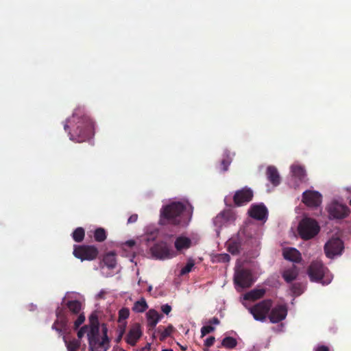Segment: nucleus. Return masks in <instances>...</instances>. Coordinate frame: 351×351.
Returning <instances> with one entry per match:
<instances>
[{
	"mask_svg": "<svg viewBox=\"0 0 351 351\" xmlns=\"http://www.w3.org/2000/svg\"><path fill=\"white\" fill-rule=\"evenodd\" d=\"M70 139L77 143L86 141L94 135V123L91 119L80 108L75 109L71 117L64 125L66 131L69 127Z\"/></svg>",
	"mask_w": 351,
	"mask_h": 351,
	"instance_id": "nucleus-1",
	"label": "nucleus"
},
{
	"mask_svg": "<svg viewBox=\"0 0 351 351\" xmlns=\"http://www.w3.org/2000/svg\"><path fill=\"white\" fill-rule=\"evenodd\" d=\"M192 215V207L187 210L183 203L173 202L161 208L159 224L161 226L172 225L185 227L189 224Z\"/></svg>",
	"mask_w": 351,
	"mask_h": 351,
	"instance_id": "nucleus-2",
	"label": "nucleus"
},
{
	"mask_svg": "<svg viewBox=\"0 0 351 351\" xmlns=\"http://www.w3.org/2000/svg\"><path fill=\"white\" fill-rule=\"evenodd\" d=\"M319 226L317 222L311 218L302 219L298 226V233L304 240L313 238L319 233Z\"/></svg>",
	"mask_w": 351,
	"mask_h": 351,
	"instance_id": "nucleus-3",
	"label": "nucleus"
},
{
	"mask_svg": "<svg viewBox=\"0 0 351 351\" xmlns=\"http://www.w3.org/2000/svg\"><path fill=\"white\" fill-rule=\"evenodd\" d=\"M273 304L271 299L263 300L249 308L250 313L253 315L255 320L264 322Z\"/></svg>",
	"mask_w": 351,
	"mask_h": 351,
	"instance_id": "nucleus-4",
	"label": "nucleus"
},
{
	"mask_svg": "<svg viewBox=\"0 0 351 351\" xmlns=\"http://www.w3.org/2000/svg\"><path fill=\"white\" fill-rule=\"evenodd\" d=\"M327 271L328 269L319 261H313L308 268V275L311 280L321 282L323 285L330 282V280L327 282L323 280Z\"/></svg>",
	"mask_w": 351,
	"mask_h": 351,
	"instance_id": "nucleus-5",
	"label": "nucleus"
},
{
	"mask_svg": "<svg viewBox=\"0 0 351 351\" xmlns=\"http://www.w3.org/2000/svg\"><path fill=\"white\" fill-rule=\"evenodd\" d=\"M99 254L98 249L94 245H75L73 255L77 258L83 261H93Z\"/></svg>",
	"mask_w": 351,
	"mask_h": 351,
	"instance_id": "nucleus-6",
	"label": "nucleus"
},
{
	"mask_svg": "<svg viewBox=\"0 0 351 351\" xmlns=\"http://www.w3.org/2000/svg\"><path fill=\"white\" fill-rule=\"evenodd\" d=\"M343 249V242L339 238H332L324 245L325 254L330 258L341 255Z\"/></svg>",
	"mask_w": 351,
	"mask_h": 351,
	"instance_id": "nucleus-7",
	"label": "nucleus"
},
{
	"mask_svg": "<svg viewBox=\"0 0 351 351\" xmlns=\"http://www.w3.org/2000/svg\"><path fill=\"white\" fill-rule=\"evenodd\" d=\"M153 256L158 259H167L172 258L174 254L170 250L167 243L160 241L155 243L150 249Z\"/></svg>",
	"mask_w": 351,
	"mask_h": 351,
	"instance_id": "nucleus-8",
	"label": "nucleus"
},
{
	"mask_svg": "<svg viewBox=\"0 0 351 351\" xmlns=\"http://www.w3.org/2000/svg\"><path fill=\"white\" fill-rule=\"evenodd\" d=\"M234 281L236 285L241 288L250 287L254 283L251 271L244 269L236 273Z\"/></svg>",
	"mask_w": 351,
	"mask_h": 351,
	"instance_id": "nucleus-9",
	"label": "nucleus"
},
{
	"mask_svg": "<svg viewBox=\"0 0 351 351\" xmlns=\"http://www.w3.org/2000/svg\"><path fill=\"white\" fill-rule=\"evenodd\" d=\"M56 314L57 319L53 324L51 328L56 330L60 336H62L67 328L69 319L65 315L63 309L60 307L56 309Z\"/></svg>",
	"mask_w": 351,
	"mask_h": 351,
	"instance_id": "nucleus-10",
	"label": "nucleus"
},
{
	"mask_svg": "<svg viewBox=\"0 0 351 351\" xmlns=\"http://www.w3.org/2000/svg\"><path fill=\"white\" fill-rule=\"evenodd\" d=\"M254 196L253 191L248 187H243L235 192L233 201L236 206H241L250 202Z\"/></svg>",
	"mask_w": 351,
	"mask_h": 351,
	"instance_id": "nucleus-11",
	"label": "nucleus"
},
{
	"mask_svg": "<svg viewBox=\"0 0 351 351\" xmlns=\"http://www.w3.org/2000/svg\"><path fill=\"white\" fill-rule=\"evenodd\" d=\"M328 213L334 219H343L349 215L350 209L346 205L333 202L328 207Z\"/></svg>",
	"mask_w": 351,
	"mask_h": 351,
	"instance_id": "nucleus-12",
	"label": "nucleus"
},
{
	"mask_svg": "<svg viewBox=\"0 0 351 351\" xmlns=\"http://www.w3.org/2000/svg\"><path fill=\"white\" fill-rule=\"evenodd\" d=\"M235 220L234 213L231 210H225L219 213L214 219V225L221 228L223 226L232 223Z\"/></svg>",
	"mask_w": 351,
	"mask_h": 351,
	"instance_id": "nucleus-13",
	"label": "nucleus"
},
{
	"mask_svg": "<svg viewBox=\"0 0 351 351\" xmlns=\"http://www.w3.org/2000/svg\"><path fill=\"white\" fill-rule=\"evenodd\" d=\"M287 315V308L284 304H278L271 308L269 319L271 323L276 324L284 320Z\"/></svg>",
	"mask_w": 351,
	"mask_h": 351,
	"instance_id": "nucleus-14",
	"label": "nucleus"
},
{
	"mask_svg": "<svg viewBox=\"0 0 351 351\" xmlns=\"http://www.w3.org/2000/svg\"><path fill=\"white\" fill-rule=\"evenodd\" d=\"M322 197L317 191H306L302 194V202L310 207H317L322 203Z\"/></svg>",
	"mask_w": 351,
	"mask_h": 351,
	"instance_id": "nucleus-15",
	"label": "nucleus"
},
{
	"mask_svg": "<svg viewBox=\"0 0 351 351\" xmlns=\"http://www.w3.org/2000/svg\"><path fill=\"white\" fill-rule=\"evenodd\" d=\"M142 336V330L140 324L135 323L130 328L125 337L126 342L132 346H134Z\"/></svg>",
	"mask_w": 351,
	"mask_h": 351,
	"instance_id": "nucleus-16",
	"label": "nucleus"
},
{
	"mask_svg": "<svg viewBox=\"0 0 351 351\" xmlns=\"http://www.w3.org/2000/svg\"><path fill=\"white\" fill-rule=\"evenodd\" d=\"M226 244L228 252L233 255H237L239 254L241 250L243 240L239 234L236 237L230 239Z\"/></svg>",
	"mask_w": 351,
	"mask_h": 351,
	"instance_id": "nucleus-17",
	"label": "nucleus"
},
{
	"mask_svg": "<svg viewBox=\"0 0 351 351\" xmlns=\"http://www.w3.org/2000/svg\"><path fill=\"white\" fill-rule=\"evenodd\" d=\"M163 317L162 314H159L155 309H149L146 313L147 324L149 330H153L156 328L157 324Z\"/></svg>",
	"mask_w": 351,
	"mask_h": 351,
	"instance_id": "nucleus-18",
	"label": "nucleus"
},
{
	"mask_svg": "<svg viewBox=\"0 0 351 351\" xmlns=\"http://www.w3.org/2000/svg\"><path fill=\"white\" fill-rule=\"evenodd\" d=\"M248 213L251 217L258 220H263L266 217L267 210L263 204L252 205Z\"/></svg>",
	"mask_w": 351,
	"mask_h": 351,
	"instance_id": "nucleus-19",
	"label": "nucleus"
},
{
	"mask_svg": "<svg viewBox=\"0 0 351 351\" xmlns=\"http://www.w3.org/2000/svg\"><path fill=\"white\" fill-rule=\"evenodd\" d=\"M87 336L88 339L89 348L93 349V348L97 346L99 341V326L94 324L90 326Z\"/></svg>",
	"mask_w": 351,
	"mask_h": 351,
	"instance_id": "nucleus-20",
	"label": "nucleus"
},
{
	"mask_svg": "<svg viewBox=\"0 0 351 351\" xmlns=\"http://www.w3.org/2000/svg\"><path fill=\"white\" fill-rule=\"evenodd\" d=\"M283 257L286 260L297 263H300L302 261L300 252L293 247L285 249L283 251Z\"/></svg>",
	"mask_w": 351,
	"mask_h": 351,
	"instance_id": "nucleus-21",
	"label": "nucleus"
},
{
	"mask_svg": "<svg viewBox=\"0 0 351 351\" xmlns=\"http://www.w3.org/2000/svg\"><path fill=\"white\" fill-rule=\"evenodd\" d=\"M298 274L299 268L295 265H292L283 271L282 276L287 282L290 283L297 278Z\"/></svg>",
	"mask_w": 351,
	"mask_h": 351,
	"instance_id": "nucleus-22",
	"label": "nucleus"
},
{
	"mask_svg": "<svg viewBox=\"0 0 351 351\" xmlns=\"http://www.w3.org/2000/svg\"><path fill=\"white\" fill-rule=\"evenodd\" d=\"M266 175L268 180L275 186L280 183V177L278 169L274 166H269L267 169Z\"/></svg>",
	"mask_w": 351,
	"mask_h": 351,
	"instance_id": "nucleus-23",
	"label": "nucleus"
},
{
	"mask_svg": "<svg viewBox=\"0 0 351 351\" xmlns=\"http://www.w3.org/2000/svg\"><path fill=\"white\" fill-rule=\"evenodd\" d=\"M174 245L178 251L187 250L192 245V241L190 238L184 236H179L176 238Z\"/></svg>",
	"mask_w": 351,
	"mask_h": 351,
	"instance_id": "nucleus-24",
	"label": "nucleus"
},
{
	"mask_svg": "<svg viewBox=\"0 0 351 351\" xmlns=\"http://www.w3.org/2000/svg\"><path fill=\"white\" fill-rule=\"evenodd\" d=\"M291 171L294 177L298 178L300 182L306 181V171L304 168L299 165H293L291 167Z\"/></svg>",
	"mask_w": 351,
	"mask_h": 351,
	"instance_id": "nucleus-25",
	"label": "nucleus"
},
{
	"mask_svg": "<svg viewBox=\"0 0 351 351\" xmlns=\"http://www.w3.org/2000/svg\"><path fill=\"white\" fill-rule=\"evenodd\" d=\"M265 294V289H254L244 295V299L247 300H256L262 298Z\"/></svg>",
	"mask_w": 351,
	"mask_h": 351,
	"instance_id": "nucleus-26",
	"label": "nucleus"
},
{
	"mask_svg": "<svg viewBox=\"0 0 351 351\" xmlns=\"http://www.w3.org/2000/svg\"><path fill=\"white\" fill-rule=\"evenodd\" d=\"M62 339L65 343L68 351H77L81 346V341L80 339H73L68 340L66 337L63 335Z\"/></svg>",
	"mask_w": 351,
	"mask_h": 351,
	"instance_id": "nucleus-27",
	"label": "nucleus"
},
{
	"mask_svg": "<svg viewBox=\"0 0 351 351\" xmlns=\"http://www.w3.org/2000/svg\"><path fill=\"white\" fill-rule=\"evenodd\" d=\"M173 330H174L173 326L171 324H169L166 328H164L162 326H159L158 328V332H159L160 335V340L162 341L165 340L168 337H169L171 335Z\"/></svg>",
	"mask_w": 351,
	"mask_h": 351,
	"instance_id": "nucleus-28",
	"label": "nucleus"
},
{
	"mask_svg": "<svg viewBox=\"0 0 351 351\" xmlns=\"http://www.w3.org/2000/svg\"><path fill=\"white\" fill-rule=\"evenodd\" d=\"M148 308V305L144 298L136 301L132 307V310L136 313H143Z\"/></svg>",
	"mask_w": 351,
	"mask_h": 351,
	"instance_id": "nucleus-29",
	"label": "nucleus"
},
{
	"mask_svg": "<svg viewBox=\"0 0 351 351\" xmlns=\"http://www.w3.org/2000/svg\"><path fill=\"white\" fill-rule=\"evenodd\" d=\"M66 306L69 309L70 312L74 315L79 314L82 309V304L78 300L68 301Z\"/></svg>",
	"mask_w": 351,
	"mask_h": 351,
	"instance_id": "nucleus-30",
	"label": "nucleus"
},
{
	"mask_svg": "<svg viewBox=\"0 0 351 351\" xmlns=\"http://www.w3.org/2000/svg\"><path fill=\"white\" fill-rule=\"evenodd\" d=\"M232 162V158L229 152L226 151L221 161L220 168L223 171L228 170L230 164Z\"/></svg>",
	"mask_w": 351,
	"mask_h": 351,
	"instance_id": "nucleus-31",
	"label": "nucleus"
},
{
	"mask_svg": "<svg viewBox=\"0 0 351 351\" xmlns=\"http://www.w3.org/2000/svg\"><path fill=\"white\" fill-rule=\"evenodd\" d=\"M237 345L236 339L232 337H226L221 341V346L226 348L232 349Z\"/></svg>",
	"mask_w": 351,
	"mask_h": 351,
	"instance_id": "nucleus-32",
	"label": "nucleus"
},
{
	"mask_svg": "<svg viewBox=\"0 0 351 351\" xmlns=\"http://www.w3.org/2000/svg\"><path fill=\"white\" fill-rule=\"evenodd\" d=\"M85 232L84 228L79 227L77 228L72 234L73 239L77 243L82 242L84 240Z\"/></svg>",
	"mask_w": 351,
	"mask_h": 351,
	"instance_id": "nucleus-33",
	"label": "nucleus"
},
{
	"mask_svg": "<svg viewBox=\"0 0 351 351\" xmlns=\"http://www.w3.org/2000/svg\"><path fill=\"white\" fill-rule=\"evenodd\" d=\"M106 232L104 228H98L95 230L94 238L96 241L103 242L106 239Z\"/></svg>",
	"mask_w": 351,
	"mask_h": 351,
	"instance_id": "nucleus-34",
	"label": "nucleus"
},
{
	"mask_svg": "<svg viewBox=\"0 0 351 351\" xmlns=\"http://www.w3.org/2000/svg\"><path fill=\"white\" fill-rule=\"evenodd\" d=\"M107 328L106 326L103 327L102 328V332H103V337H102V339L99 341V343H98V346L100 348H104V350H107L109 347V339L107 336Z\"/></svg>",
	"mask_w": 351,
	"mask_h": 351,
	"instance_id": "nucleus-35",
	"label": "nucleus"
},
{
	"mask_svg": "<svg viewBox=\"0 0 351 351\" xmlns=\"http://www.w3.org/2000/svg\"><path fill=\"white\" fill-rule=\"evenodd\" d=\"M104 263L108 268H114L116 265V260L114 254H107L103 259Z\"/></svg>",
	"mask_w": 351,
	"mask_h": 351,
	"instance_id": "nucleus-36",
	"label": "nucleus"
},
{
	"mask_svg": "<svg viewBox=\"0 0 351 351\" xmlns=\"http://www.w3.org/2000/svg\"><path fill=\"white\" fill-rule=\"evenodd\" d=\"M195 265L194 260L192 258H189L186 264V265L181 269L180 274L182 275H185L190 271H191L192 268Z\"/></svg>",
	"mask_w": 351,
	"mask_h": 351,
	"instance_id": "nucleus-37",
	"label": "nucleus"
},
{
	"mask_svg": "<svg viewBox=\"0 0 351 351\" xmlns=\"http://www.w3.org/2000/svg\"><path fill=\"white\" fill-rule=\"evenodd\" d=\"M130 315V311L127 308H123L119 311V322L126 319Z\"/></svg>",
	"mask_w": 351,
	"mask_h": 351,
	"instance_id": "nucleus-38",
	"label": "nucleus"
},
{
	"mask_svg": "<svg viewBox=\"0 0 351 351\" xmlns=\"http://www.w3.org/2000/svg\"><path fill=\"white\" fill-rule=\"evenodd\" d=\"M215 330V327L212 326H204L201 328V335L202 337L206 335L208 333Z\"/></svg>",
	"mask_w": 351,
	"mask_h": 351,
	"instance_id": "nucleus-39",
	"label": "nucleus"
},
{
	"mask_svg": "<svg viewBox=\"0 0 351 351\" xmlns=\"http://www.w3.org/2000/svg\"><path fill=\"white\" fill-rule=\"evenodd\" d=\"M85 321V316L84 314H80L77 319L74 322V328L77 329Z\"/></svg>",
	"mask_w": 351,
	"mask_h": 351,
	"instance_id": "nucleus-40",
	"label": "nucleus"
},
{
	"mask_svg": "<svg viewBox=\"0 0 351 351\" xmlns=\"http://www.w3.org/2000/svg\"><path fill=\"white\" fill-rule=\"evenodd\" d=\"M88 331L89 330L88 326L85 325L82 326L77 332V337L79 339H82L86 333L88 334Z\"/></svg>",
	"mask_w": 351,
	"mask_h": 351,
	"instance_id": "nucleus-41",
	"label": "nucleus"
},
{
	"mask_svg": "<svg viewBox=\"0 0 351 351\" xmlns=\"http://www.w3.org/2000/svg\"><path fill=\"white\" fill-rule=\"evenodd\" d=\"M230 257L228 254H221L217 256V260L219 262L221 263H227L230 261Z\"/></svg>",
	"mask_w": 351,
	"mask_h": 351,
	"instance_id": "nucleus-42",
	"label": "nucleus"
},
{
	"mask_svg": "<svg viewBox=\"0 0 351 351\" xmlns=\"http://www.w3.org/2000/svg\"><path fill=\"white\" fill-rule=\"evenodd\" d=\"M291 291L296 295L302 293L301 286L300 284H293L291 286Z\"/></svg>",
	"mask_w": 351,
	"mask_h": 351,
	"instance_id": "nucleus-43",
	"label": "nucleus"
},
{
	"mask_svg": "<svg viewBox=\"0 0 351 351\" xmlns=\"http://www.w3.org/2000/svg\"><path fill=\"white\" fill-rule=\"evenodd\" d=\"M215 341V338L213 336L208 337L204 341V346L207 348L212 346Z\"/></svg>",
	"mask_w": 351,
	"mask_h": 351,
	"instance_id": "nucleus-44",
	"label": "nucleus"
},
{
	"mask_svg": "<svg viewBox=\"0 0 351 351\" xmlns=\"http://www.w3.org/2000/svg\"><path fill=\"white\" fill-rule=\"evenodd\" d=\"M161 310L165 314L168 315L171 311V306L166 304L161 306Z\"/></svg>",
	"mask_w": 351,
	"mask_h": 351,
	"instance_id": "nucleus-45",
	"label": "nucleus"
},
{
	"mask_svg": "<svg viewBox=\"0 0 351 351\" xmlns=\"http://www.w3.org/2000/svg\"><path fill=\"white\" fill-rule=\"evenodd\" d=\"M138 219V215L137 214H133L128 219V223H132L137 221Z\"/></svg>",
	"mask_w": 351,
	"mask_h": 351,
	"instance_id": "nucleus-46",
	"label": "nucleus"
},
{
	"mask_svg": "<svg viewBox=\"0 0 351 351\" xmlns=\"http://www.w3.org/2000/svg\"><path fill=\"white\" fill-rule=\"evenodd\" d=\"M89 319H90V322L91 323V326H93V324L99 326L97 317L96 315H91L90 316Z\"/></svg>",
	"mask_w": 351,
	"mask_h": 351,
	"instance_id": "nucleus-47",
	"label": "nucleus"
},
{
	"mask_svg": "<svg viewBox=\"0 0 351 351\" xmlns=\"http://www.w3.org/2000/svg\"><path fill=\"white\" fill-rule=\"evenodd\" d=\"M315 351H330L329 348L326 346L321 345L315 348Z\"/></svg>",
	"mask_w": 351,
	"mask_h": 351,
	"instance_id": "nucleus-48",
	"label": "nucleus"
},
{
	"mask_svg": "<svg viewBox=\"0 0 351 351\" xmlns=\"http://www.w3.org/2000/svg\"><path fill=\"white\" fill-rule=\"evenodd\" d=\"M219 320L217 317H213L212 319H210L209 321H208V323L210 324H215V325H218L219 324Z\"/></svg>",
	"mask_w": 351,
	"mask_h": 351,
	"instance_id": "nucleus-49",
	"label": "nucleus"
},
{
	"mask_svg": "<svg viewBox=\"0 0 351 351\" xmlns=\"http://www.w3.org/2000/svg\"><path fill=\"white\" fill-rule=\"evenodd\" d=\"M125 243L128 247H132L135 245V241L133 240H129V241H126Z\"/></svg>",
	"mask_w": 351,
	"mask_h": 351,
	"instance_id": "nucleus-50",
	"label": "nucleus"
},
{
	"mask_svg": "<svg viewBox=\"0 0 351 351\" xmlns=\"http://www.w3.org/2000/svg\"><path fill=\"white\" fill-rule=\"evenodd\" d=\"M178 345L180 346V348L182 350H185L186 349V346H181L180 343H178Z\"/></svg>",
	"mask_w": 351,
	"mask_h": 351,
	"instance_id": "nucleus-51",
	"label": "nucleus"
},
{
	"mask_svg": "<svg viewBox=\"0 0 351 351\" xmlns=\"http://www.w3.org/2000/svg\"><path fill=\"white\" fill-rule=\"evenodd\" d=\"M162 351H173V350H171V349H165V350H162Z\"/></svg>",
	"mask_w": 351,
	"mask_h": 351,
	"instance_id": "nucleus-52",
	"label": "nucleus"
},
{
	"mask_svg": "<svg viewBox=\"0 0 351 351\" xmlns=\"http://www.w3.org/2000/svg\"><path fill=\"white\" fill-rule=\"evenodd\" d=\"M350 206H351V200L350 201Z\"/></svg>",
	"mask_w": 351,
	"mask_h": 351,
	"instance_id": "nucleus-53",
	"label": "nucleus"
}]
</instances>
